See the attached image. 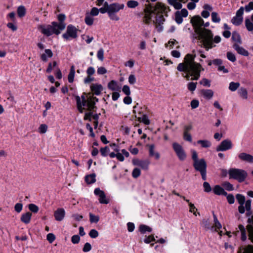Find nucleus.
Segmentation results:
<instances>
[{
  "label": "nucleus",
  "mask_w": 253,
  "mask_h": 253,
  "mask_svg": "<svg viewBox=\"0 0 253 253\" xmlns=\"http://www.w3.org/2000/svg\"><path fill=\"white\" fill-rule=\"evenodd\" d=\"M195 57L196 55L187 54L184 58L186 64L180 63L177 67L178 71L184 72L182 76L187 80H198L200 77L201 71L204 70L200 63L194 61Z\"/></svg>",
  "instance_id": "1"
},
{
  "label": "nucleus",
  "mask_w": 253,
  "mask_h": 253,
  "mask_svg": "<svg viewBox=\"0 0 253 253\" xmlns=\"http://www.w3.org/2000/svg\"><path fill=\"white\" fill-rule=\"evenodd\" d=\"M166 10L167 7L161 2L157 3L154 7L150 5V8H147L144 10L146 14L144 17V22L147 24H149L151 21V14L155 13L156 11L164 13L166 12Z\"/></svg>",
  "instance_id": "2"
},
{
  "label": "nucleus",
  "mask_w": 253,
  "mask_h": 253,
  "mask_svg": "<svg viewBox=\"0 0 253 253\" xmlns=\"http://www.w3.org/2000/svg\"><path fill=\"white\" fill-rule=\"evenodd\" d=\"M57 25V22L53 21L51 22V25H40L38 26V29L42 34L46 37H49L53 34L58 35L60 34L61 30L58 28Z\"/></svg>",
  "instance_id": "3"
},
{
  "label": "nucleus",
  "mask_w": 253,
  "mask_h": 253,
  "mask_svg": "<svg viewBox=\"0 0 253 253\" xmlns=\"http://www.w3.org/2000/svg\"><path fill=\"white\" fill-rule=\"evenodd\" d=\"M229 179H233L239 182H244L248 176L247 172L244 169L231 168L228 170Z\"/></svg>",
  "instance_id": "4"
},
{
  "label": "nucleus",
  "mask_w": 253,
  "mask_h": 253,
  "mask_svg": "<svg viewBox=\"0 0 253 253\" xmlns=\"http://www.w3.org/2000/svg\"><path fill=\"white\" fill-rule=\"evenodd\" d=\"M213 34L211 30L205 28L204 32L200 35V38L203 40L204 47L206 50L215 46L213 43Z\"/></svg>",
  "instance_id": "5"
},
{
  "label": "nucleus",
  "mask_w": 253,
  "mask_h": 253,
  "mask_svg": "<svg viewBox=\"0 0 253 253\" xmlns=\"http://www.w3.org/2000/svg\"><path fill=\"white\" fill-rule=\"evenodd\" d=\"M195 169L200 172L202 178L203 180L207 179V163L204 159H201L195 162L193 164Z\"/></svg>",
  "instance_id": "6"
},
{
  "label": "nucleus",
  "mask_w": 253,
  "mask_h": 253,
  "mask_svg": "<svg viewBox=\"0 0 253 253\" xmlns=\"http://www.w3.org/2000/svg\"><path fill=\"white\" fill-rule=\"evenodd\" d=\"M80 30L72 24H69L67 27V30L62 35L63 38L66 40L70 39H75L78 38V32Z\"/></svg>",
  "instance_id": "7"
},
{
  "label": "nucleus",
  "mask_w": 253,
  "mask_h": 253,
  "mask_svg": "<svg viewBox=\"0 0 253 253\" xmlns=\"http://www.w3.org/2000/svg\"><path fill=\"white\" fill-rule=\"evenodd\" d=\"M172 148L179 160L181 161H184L186 158V154L183 147L178 143L174 142L172 144Z\"/></svg>",
  "instance_id": "8"
},
{
  "label": "nucleus",
  "mask_w": 253,
  "mask_h": 253,
  "mask_svg": "<svg viewBox=\"0 0 253 253\" xmlns=\"http://www.w3.org/2000/svg\"><path fill=\"white\" fill-rule=\"evenodd\" d=\"M233 147L231 141L229 139L223 140L216 148L217 152L225 151L231 149Z\"/></svg>",
  "instance_id": "9"
},
{
  "label": "nucleus",
  "mask_w": 253,
  "mask_h": 253,
  "mask_svg": "<svg viewBox=\"0 0 253 253\" xmlns=\"http://www.w3.org/2000/svg\"><path fill=\"white\" fill-rule=\"evenodd\" d=\"M188 15V11L186 8H183L181 11H176L175 12V20L180 24L183 22V17H186Z\"/></svg>",
  "instance_id": "10"
},
{
  "label": "nucleus",
  "mask_w": 253,
  "mask_h": 253,
  "mask_svg": "<svg viewBox=\"0 0 253 253\" xmlns=\"http://www.w3.org/2000/svg\"><path fill=\"white\" fill-rule=\"evenodd\" d=\"M190 23L195 29H197L198 27H202L203 19L199 15H195L191 18Z\"/></svg>",
  "instance_id": "11"
},
{
  "label": "nucleus",
  "mask_w": 253,
  "mask_h": 253,
  "mask_svg": "<svg viewBox=\"0 0 253 253\" xmlns=\"http://www.w3.org/2000/svg\"><path fill=\"white\" fill-rule=\"evenodd\" d=\"M90 90L93 95H99L103 90V87L102 84H92L90 86Z\"/></svg>",
  "instance_id": "12"
},
{
  "label": "nucleus",
  "mask_w": 253,
  "mask_h": 253,
  "mask_svg": "<svg viewBox=\"0 0 253 253\" xmlns=\"http://www.w3.org/2000/svg\"><path fill=\"white\" fill-rule=\"evenodd\" d=\"M65 216V211L63 208H58L54 212L55 219L58 221H62Z\"/></svg>",
  "instance_id": "13"
},
{
  "label": "nucleus",
  "mask_w": 253,
  "mask_h": 253,
  "mask_svg": "<svg viewBox=\"0 0 253 253\" xmlns=\"http://www.w3.org/2000/svg\"><path fill=\"white\" fill-rule=\"evenodd\" d=\"M125 7L124 4H120L117 2H115L111 4V6L109 7V12L117 13L120 10L123 9Z\"/></svg>",
  "instance_id": "14"
},
{
  "label": "nucleus",
  "mask_w": 253,
  "mask_h": 253,
  "mask_svg": "<svg viewBox=\"0 0 253 253\" xmlns=\"http://www.w3.org/2000/svg\"><path fill=\"white\" fill-rule=\"evenodd\" d=\"M57 18L59 22H57V26L59 30L62 31L64 30L66 27V24L64 22L66 19V16L64 14L61 13L58 15Z\"/></svg>",
  "instance_id": "15"
},
{
  "label": "nucleus",
  "mask_w": 253,
  "mask_h": 253,
  "mask_svg": "<svg viewBox=\"0 0 253 253\" xmlns=\"http://www.w3.org/2000/svg\"><path fill=\"white\" fill-rule=\"evenodd\" d=\"M53 55V53L50 49H45L44 53L41 55L40 59L42 61L46 62L48 61V58H51Z\"/></svg>",
  "instance_id": "16"
},
{
  "label": "nucleus",
  "mask_w": 253,
  "mask_h": 253,
  "mask_svg": "<svg viewBox=\"0 0 253 253\" xmlns=\"http://www.w3.org/2000/svg\"><path fill=\"white\" fill-rule=\"evenodd\" d=\"M238 157L242 161L253 163V156L250 154L243 152L239 154Z\"/></svg>",
  "instance_id": "17"
},
{
  "label": "nucleus",
  "mask_w": 253,
  "mask_h": 253,
  "mask_svg": "<svg viewBox=\"0 0 253 253\" xmlns=\"http://www.w3.org/2000/svg\"><path fill=\"white\" fill-rule=\"evenodd\" d=\"M107 87L112 91H120L121 87L118 85V82L115 80H111L108 83Z\"/></svg>",
  "instance_id": "18"
},
{
  "label": "nucleus",
  "mask_w": 253,
  "mask_h": 253,
  "mask_svg": "<svg viewBox=\"0 0 253 253\" xmlns=\"http://www.w3.org/2000/svg\"><path fill=\"white\" fill-rule=\"evenodd\" d=\"M233 46L239 54L245 56H249V52L243 47L240 46L238 44L234 43Z\"/></svg>",
  "instance_id": "19"
},
{
  "label": "nucleus",
  "mask_w": 253,
  "mask_h": 253,
  "mask_svg": "<svg viewBox=\"0 0 253 253\" xmlns=\"http://www.w3.org/2000/svg\"><path fill=\"white\" fill-rule=\"evenodd\" d=\"M213 192L217 195L226 196L227 192L219 185H216L213 188Z\"/></svg>",
  "instance_id": "20"
},
{
  "label": "nucleus",
  "mask_w": 253,
  "mask_h": 253,
  "mask_svg": "<svg viewBox=\"0 0 253 253\" xmlns=\"http://www.w3.org/2000/svg\"><path fill=\"white\" fill-rule=\"evenodd\" d=\"M86 106L87 107V110L88 111H91L92 112L96 111V110L97 109V106H96L95 101L93 100H91V99H89L87 98V102L86 105Z\"/></svg>",
  "instance_id": "21"
},
{
  "label": "nucleus",
  "mask_w": 253,
  "mask_h": 253,
  "mask_svg": "<svg viewBox=\"0 0 253 253\" xmlns=\"http://www.w3.org/2000/svg\"><path fill=\"white\" fill-rule=\"evenodd\" d=\"M147 146H148L149 148V156L150 157H155L156 160L159 159L160 157L159 153L158 152H154V144L147 145Z\"/></svg>",
  "instance_id": "22"
},
{
  "label": "nucleus",
  "mask_w": 253,
  "mask_h": 253,
  "mask_svg": "<svg viewBox=\"0 0 253 253\" xmlns=\"http://www.w3.org/2000/svg\"><path fill=\"white\" fill-rule=\"evenodd\" d=\"M32 215L30 212H27L25 213L22 214L20 218L21 221L26 224L29 223L31 221Z\"/></svg>",
  "instance_id": "23"
},
{
  "label": "nucleus",
  "mask_w": 253,
  "mask_h": 253,
  "mask_svg": "<svg viewBox=\"0 0 253 253\" xmlns=\"http://www.w3.org/2000/svg\"><path fill=\"white\" fill-rule=\"evenodd\" d=\"M95 177L96 174L95 173L86 175L84 178L85 181L87 184H93L96 181Z\"/></svg>",
  "instance_id": "24"
},
{
  "label": "nucleus",
  "mask_w": 253,
  "mask_h": 253,
  "mask_svg": "<svg viewBox=\"0 0 253 253\" xmlns=\"http://www.w3.org/2000/svg\"><path fill=\"white\" fill-rule=\"evenodd\" d=\"M201 92L203 96L208 99L211 98L213 95V91L211 89H202Z\"/></svg>",
  "instance_id": "25"
},
{
  "label": "nucleus",
  "mask_w": 253,
  "mask_h": 253,
  "mask_svg": "<svg viewBox=\"0 0 253 253\" xmlns=\"http://www.w3.org/2000/svg\"><path fill=\"white\" fill-rule=\"evenodd\" d=\"M168 3L173 6L175 9H180L182 7V4L180 2L177 1V0H168Z\"/></svg>",
  "instance_id": "26"
},
{
  "label": "nucleus",
  "mask_w": 253,
  "mask_h": 253,
  "mask_svg": "<svg viewBox=\"0 0 253 253\" xmlns=\"http://www.w3.org/2000/svg\"><path fill=\"white\" fill-rule=\"evenodd\" d=\"M139 231L141 234H145L147 232H151L152 231V228L147 225L141 224L139 227Z\"/></svg>",
  "instance_id": "27"
},
{
  "label": "nucleus",
  "mask_w": 253,
  "mask_h": 253,
  "mask_svg": "<svg viewBox=\"0 0 253 253\" xmlns=\"http://www.w3.org/2000/svg\"><path fill=\"white\" fill-rule=\"evenodd\" d=\"M75 99L77 103V107L78 111L82 113L83 112V110L84 109V108H83L84 105H82V103L81 102V98L79 96L76 95L75 96Z\"/></svg>",
  "instance_id": "28"
},
{
  "label": "nucleus",
  "mask_w": 253,
  "mask_h": 253,
  "mask_svg": "<svg viewBox=\"0 0 253 253\" xmlns=\"http://www.w3.org/2000/svg\"><path fill=\"white\" fill-rule=\"evenodd\" d=\"M94 18L92 16L89 14V12L85 13L84 22L85 24L88 26H91L93 25Z\"/></svg>",
  "instance_id": "29"
},
{
  "label": "nucleus",
  "mask_w": 253,
  "mask_h": 253,
  "mask_svg": "<svg viewBox=\"0 0 253 253\" xmlns=\"http://www.w3.org/2000/svg\"><path fill=\"white\" fill-rule=\"evenodd\" d=\"M232 40L239 44L242 43V40L240 34L237 31L232 32Z\"/></svg>",
  "instance_id": "30"
},
{
  "label": "nucleus",
  "mask_w": 253,
  "mask_h": 253,
  "mask_svg": "<svg viewBox=\"0 0 253 253\" xmlns=\"http://www.w3.org/2000/svg\"><path fill=\"white\" fill-rule=\"evenodd\" d=\"M238 93L240 96L243 99H246L248 98V91L245 88L241 87L240 89H239Z\"/></svg>",
  "instance_id": "31"
},
{
  "label": "nucleus",
  "mask_w": 253,
  "mask_h": 253,
  "mask_svg": "<svg viewBox=\"0 0 253 253\" xmlns=\"http://www.w3.org/2000/svg\"><path fill=\"white\" fill-rule=\"evenodd\" d=\"M243 21V17H237L235 16L231 19V22L235 26L240 25Z\"/></svg>",
  "instance_id": "32"
},
{
  "label": "nucleus",
  "mask_w": 253,
  "mask_h": 253,
  "mask_svg": "<svg viewBox=\"0 0 253 253\" xmlns=\"http://www.w3.org/2000/svg\"><path fill=\"white\" fill-rule=\"evenodd\" d=\"M75 74V69H74V66H72L71 67V69H70L69 74L68 76V82L70 83H72L74 82Z\"/></svg>",
  "instance_id": "33"
},
{
  "label": "nucleus",
  "mask_w": 253,
  "mask_h": 253,
  "mask_svg": "<svg viewBox=\"0 0 253 253\" xmlns=\"http://www.w3.org/2000/svg\"><path fill=\"white\" fill-rule=\"evenodd\" d=\"M239 229L241 233V239L243 241H245L247 239V236H246V231L245 227L242 225L240 224L239 225Z\"/></svg>",
  "instance_id": "34"
},
{
  "label": "nucleus",
  "mask_w": 253,
  "mask_h": 253,
  "mask_svg": "<svg viewBox=\"0 0 253 253\" xmlns=\"http://www.w3.org/2000/svg\"><path fill=\"white\" fill-rule=\"evenodd\" d=\"M197 143L201 144L203 148H209L211 145V142L208 140H199L197 141Z\"/></svg>",
  "instance_id": "35"
},
{
  "label": "nucleus",
  "mask_w": 253,
  "mask_h": 253,
  "mask_svg": "<svg viewBox=\"0 0 253 253\" xmlns=\"http://www.w3.org/2000/svg\"><path fill=\"white\" fill-rule=\"evenodd\" d=\"M17 14L19 17H23L26 14V8L23 5L19 6L17 8Z\"/></svg>",
  "instance_id": "36"
},
{
  "label": "nucleus",
  "mask_w": 253,
  "mask_h": 253,
  "mask_svg": "<svg viewBox=\"0 0 253 253\" xmlns=\"http://www.w3.org/2000/svg\"><path fill=\"white\" fill-rule=\"evenodd\" d=\"M236 198L240 205H244L246 202L245 197L241 194H237L236 195Z\"/></svg>",
  "instance_id": "37"
},
{
  "label": "nucleus",
  "mask_w": 253,
  "mask_h": 253,
  "mask_svg": "<svg viewBox=\"0 0 253 253\" xmlns=\"http://www.w3.org/2000/svg\"><path fill=\"white\" fill-rule=\"evenodd\" d=\"M240 85V83L238 82H232L229 84V89L232 91H234L238 89Z\"/></svg>",
  "instance_id": "38"
},
{
  "label": "nucleus",
  "mask_w": 253,
  "mask_h": 253,
  "mask_svg": "<svg viewBox=\"0 0 253 253\" xmlns=\"http://www.w3.org/2000/svg\"><path fill=\"white\" fill-rule=\"evenodd\" d=\"M89 221L90 223H96L99 221V217L98 215H95L92 213L90 212L89 213Z\"/></svg>",
  "instance_id": "39"
},
{
  "label": "nucleus",
  "mask_w": 253,
  "mask_h": 253,
  "mask_svg": "<svg viewBox=\"0 0 253 253\" xmlns=\"http://www.w3.org/2000/svg\"><path fill=\"white\" fill-rule=\"evenodd\" d=\"M138 120L139 121L143 122L146 125H149L150 124V121L146 114L143 115L141 118H138Z\"/></svg>",
  "instance_id": "40"
},
{
  "label": "nucleus",
  "mask_w": 253,
  "mask_h": 253,
  "mask_svg": "<svg viewBox=\"0 0 253 253\" xmlns=\"http://www.w3.org/2000/svg\"><path fill=\"white\" fill-rule=\"evenodd\" d=\"M150 164V162L148 160H142L141 162H140L139 166L142 169L147 170L148 169L149 165Z\"/></svg>",
  "instance_id": "41"
},
{
  "label": "nucleus",
  "mask_w": 253,
  "mask_h": 253,
  "mask_svg": "<svg viewBox=\"0 0 253 253\" xmlns=\"http://www.w3.org/2000/svg\"><path fill=\"white\" fill-rule=\"evenodd\" d=\"M57 65V63L56 61H53L52 63L49 62L48 64L47 68L46 70L47 73H50L52 70V67H55Z\"/></svg>",
  "instance_id": "42"
},
{
  "label": "nucleus",
  "mask_w": 253,
  "mask_h": 253,
  "mask_svg": "<svg viewBox=\"0 0 253 253\" xmlns=\"http://www.w3.org/2000/svg\"><path fill=\"white\" fill-rule=\"evenodd\" d=\"M100 152L103 157H106L110 152V149L108 146H106L104 147H101L100 149Z\"/></svg>",
  "instance_id": "43"
},
{
  "label": "nucleus",
  "mask_w": 253,
  "mask_h": 253,
  "mask_svg": "<svg viewBox=\"0 0 253 253\" xmlns=\"http://www.w3.org/2000/svg\"><path fill=\"white\" fill-rule=\"evenodd\" d=\"M245 26L249 31H252L253 30V23L249 18L245 19Z\"/></svg>",
  "instance_id": "44"
},
{
  "label": "nucleus",
  "mask_w": 253,
  "mask_h": 253,
  "mask_svg": "<svg viewBox=\"0 0 253 253\" xmlns=\"http://www.w3.org/2000/svg\"><path fill=\"white\" fill-rule=\"evenodd\" d=\"M222 186L228 191H233L234 190L233 185L228 181L223 182Z\"/></svg>",
  "instance_id": "45"
},
{
  "label": "nucleus",
  "mask_w": 253,
  "mask_h": 253,
  "mask_svg": "<svg viewBox=\"0 0 253 253\" xmlns=\"http://www.w3.org/2000/svg\"><path fill=\"white\" fill-rule=\"evenodd\" d=\"M126 4L128 7L133 8L137 6L139 4V3L137 1L131 0L128 1Z\"/></svg>",
  "instance_id": "46"
},
{
  "label": "nucleus",
  "mask_w": 253,
  "mask_h": 253,
  "mask_svg": "<svg viewBox=\"0 0 253 253\" xmlns=\"http://www.w3.org/2000/svg\"><path fill=\"white\" fill-rule=\"evenodd\" d=\"M211 15L212 22L214 23H219L220 21V18L218 16L217 12H212Z\"/></svg>",
  "instance_id": "47"
},
{
  "label": "nucleus",
  "mask_w": 253,
  "mask_h": 253,
  "mask_svg": "<svg viewBox=\"0 0 253 253\" xmlns=\"http://www.w3.org/2000/svg\"><path fill=\"white\" fill-rule=\"evenodd\" d=\"M29 209L34 213H37L39 210V207L34 204H30L28 205Z\"/></svg>",
  "instance_id": "48"
},
{
  "label": "nucleus",
  "mask_w": 253,
  "mask_h": 253,
  "mask_svg": "<svg viewBox=\"0 0 253 253\" xmlns=\"http://www.w3.org/2000/svg\"><path fill=\"white\" fill-rule=\"evenodd\" d=\"M202 223L204 224V226L206 229L211 230H212L213 229V226H211V224L208 219H203L202 220Z\"/></svg>",
  "instance_id": "49"
},
{
  "label": "nucleus",
  "mask_w": 253,
  "mask_h": 253,
  "mask_svg": "<svg viewBox=\"0 0 253 253\" xmlns=\"http://www.w3.org/2000/svg\"><path fill=\"white\" fill-rule=\"evenodd\" d=\"M140 169L137 168H134L132 172V176L134 178L138 177L140 175Z\"/></svg>",
  "instance_id": "50"
},
{
  "label": "nucleus",
  "mask_w": 253,
  "mask_h": 253,
  "mask_svg": "<svg viewBox=\"0 0 253 253\" xmlns=\"http://www.w3.org/2000/svg\"><path fill=\"white\" fill-rule=\"evenodd\" d=\"M99 202L101 204H107L109 203V200L106 199L105 193L99 197Z\"/></svg>",
  "instance_id": "51"
},
{
  "label": "nucleus",
  "mask_w": 253,
  "mask_h": 253,
  "mask_svg": "<svg viewBox=\"0 0 253 253\" xmlns=\"http://www.w3.org/2000/svg\"><path fill=\"white\" fill-rule=\"evenodd\" d=\"M197 83H194V82H190L188 83L187 85V88L188 90L190 91H194L197 86Z\"/></svg>",
  "instance_id": "52"
},
{
  "label": "nucleus",
  "mask_w": 253,
  "mask_h": 253,
  "mask_svg": "<svg viewBox=\"0 0 253 253\" xmlns=\"http://www.w3.org/2000/svg\"><path fill=\"white\" fill-rule=\"evenodd\" d=\"M226 196L227 200L229 204H233L235 202V198L232 194H228L227 193Z\"/></svg>",
  "instance_id": "53"
},
{
  "label": "nucleus",
  "mask_w": 253,
  "mask_h": 253,
  "mask_svg": "<svg viewBox=\"0 0 253 253\" xmlns=\"http://www.w3.org/2000/svg\"><path fill=\"white\" fill-rule=\"evenodd\" d=\"M204 190L205 192L209 193L211 191V188L209 182L205 181L203 183Z\"/></svg>",
  "instance_id": "54"
},
{
  "label": "nucleus",
  "mask_w": 253,
  "mask_h": 253,
  "mask_svg": "<svg viewBox=\"0 0 253 253\" xmlns=\"http://www.w3.org/2000/svg\"><path fill=\"white\" fill-rule=\"evenodd\" d=\"M97 56L99 60L102 61L104 60V50L102 48H100L97 51Z\"/></svg>",
  "instance_id": "55"
},
{
  "label": "nucleus",
  "mask_w": 253,
  "mask_h": 253,
  "mask_svg": "<svg viewBox=\"0 0 253 253\" xmlns=\"http://www.w3.org/2000/svg\"><path fill=\"white\" fill-rule=\"evenodd\" d=\"M199 83L205 86L210 87L211 86V81L206 78L202 79Z\"/></svg>",
  "instance_id": "56"
},
{
  "label": "nucleus",
  "mask_w": 253,
  "mask_h": 253,
  "mask_svg": "<svg viewBox=\"0 0 253 253\" xmlns=\"http://www.w3.org/2000/svg\"><path fill=\"white\" fill-rule=\"evenodd\" d=\"M108 15L110 19L112 20L118 21L120 19L119 17L116 15V13L108 12Z\"/></svg>",
  "instance_id": "57"
},
{
  "label": "nucleus",
  "mask_w": 253,
  "mask_h": 253,
  "mask_svg": "<svg viewBox=\"0 0 253 253\" xmlns=\"http://www.w3.org/2000/svg\"><path fill=\"white\" fill-rule=\"evenodd\" d=\"M47 129V126L45 124H42L39 127V132L40 133H44Z\"/></svg>",
  "instance_id": "58"
},
{
  "label": "nucleus",
  "mask_w": 253,
  "mask_h": 253,
  "mask_svg": "<svg viewBox=\"0 0 253 253\" xmlns=\"http://www.w3.org/2000/svg\"><path fill=\"white\" fill-rule=\"evenodd\" d=\"M227 58L229 60L232 62H235L236 60L235 55L231 52H227Z\"/></svg>",
  "instance_id": "59"
},
{
  "label": "nucleus",
  "mask_w": 253,
  "mask_h": 253,
  "mask_svg": "<svg viewBox=\"0 0 253 253\" xmlns=\"http://www.w3.org/2000/svg\"><path fill=\"white\" fill-rule=\"evenodd\" d=\"M93 116V112L91 111H89L88 112H86L84 114V120H87L89 122H91L92 119L91 117Z\"/></svg>",
  "instance_id": "60"
},
{
  "label": "nucleus",
  "mask_w": 253,
  "mask_h": 253,
  "mask_svg": "<svg viewBox=\"0 0 253 253\" xmlns=\"http://www.w3.org/2000/svg\"><path fill=\"white\" fill-rule=\"evenodd\" d=\"M80 241V237L78 235H74L71 237V242L74 244H78Z\"/></svg>",
  "instance_id": "61"
},
{
  "label": "nucleus",
  "mask_w": 253,
  "mask_h": 253,
  "mask_svg": "<svg viewBox=\"0 0 253 253\" xmlns=\"http://www.w3.org/2000/svg\"><path fill=\"white\" fill-rule=\"evenodd\" d=\"M98 235V232L95 229H91L89 232V235L91 238H96Z\"/></svg>",
  "instance_id": "62"
},
{
  "label": "nucleus",
  "mask_w": 253,
  "mask_h": 253,
  "mask_svg": "<svg viewBox=\"0 0 253 253\" xmlns=\"http://www.w3.org/2000/svg\"><path fill=\"white\" fill-rule=\"evenodd\" d=\"M122 91L126 96H129L131 93L130 88L127 85L123 86Z\"/></svg>",
  "instance_id": "63"
},
{
  "label": "nucleus",
  "mask_w": 253,
  "mask_h": 253,
  "mask_svg": "<svg viewBox=\"0 0 253 253\" xmlns=\"http://www.w3.org/2000/svg\"><path fill=\"white\" fill-rule=\"evenodd\" d=\"M245 10L246 12H249L253 10V0L245 6Z\"/></svg>",
  "instance_id": "64"
}]
</instances>
